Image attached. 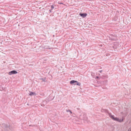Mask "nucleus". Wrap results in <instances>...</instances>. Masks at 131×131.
I'll return each instance as SVG.
<instances>
[{"instance_id": "f257e3e1", "label": "nucleus", "mask_w": 131, "mask_h": 131, "mask_svg": "<svg viewBox=\"0 0 131 131\" xmlns=\"http://www.w3.org/2000/svg\"><path fill=\"white\" fill-rule=\"evenodd\" d=\"M79 118L80 119L83 120L84 123H86L87 122L88 123V118L85 114L82 115H80L79 116Z\"/></svg>"}, {"instance_id": "f03ea898", "label": "nucleus", "mask_w": 131, "mask_h": 131, "mask_svg": "<svg viewBox=\"0 0 131 131\" xmlns=\"http://www.w3.org/2000/svg\"><path fill=\"white\" fill-rule=\"evenodd\" d=\"M1 126L4 128H8L9 129H10V127L9 126L8 127L7 125L5 123L2 124V125Z\"/></svg>"}, {"instance_id": "7ed1b4c3", "label": "nucleus", "mask_w": 131, "mask_h": 131, "mask_svg": "<svg viewBox=\"0 0 131 131\" xmlns=\"http://www.w3.org/2000/svg\"><path fill=\"white\" fill-rule=\"evenodd\" d=\"M113 120L114 121H118V122H122V121H123V119H119L118 118H117V117H115V118L114 117L113 118Z\"/></svg>"}, {"instance_id": "20e7f679", "label": "nucleus", "mask_w": 131, "mask_h": 131, "mask_svg": "<svg viewBox=\"0 0 131 131\" xmlns=\"http://www.w3.org/2000/svg\"><path fill=\"white\" fill-rule=\"evenodd\" d=\"M17 73V72L16 71L14 70L9 72L8 73V74L9 75H11L13 74H15Z\"/></svg>"}, {"instance_id": "39448f33", "label": "nucleus", "mask_w": 131, "mask_h": 131, "mask_svg": "<svg viewBox=\"0 0 131 131\" xmlns=\"http://www.w3.org/2000/svg\"><path fill=\"white\" fill-rule=\"evenodd\" d=\"M79 15L81 17H83V18H84L86 16L87 14L85 13H80L79 14Z\"/></svg>"}, {"instance_id": "423d86ee", "label": "nucleus", "mask_w": 131, "mask_h": 131, "mask_svg": "<svg viewBox=\"0 0 131 131\" xmlns=\"http://www.w3.org/2000/svg\"><path fill=\"white\" fill-rule=\"evenodd\" d=\"M36 95V93L35 92H30V93L29 94V95L30 96H31L32 95Z\"/></svg>"}, {"instance_id": "0eeeda50", "label": "nucleus", "mask_w": 131, "mask_h": 131, "mask_svg": "<svg viewBox=\"0 0 131 131\" xmlns=\"http://www.w3.org/2000/svg\"><path fill=\"white\" fill-rule=\"evenodd\" d=\"M75 82H77V81H75L74 80H72L70 81V83L71 84H74V83H75Z\"/></svg>"}, {"instance_id": "6e6552de", "label": "nucleus", "mask_w": 131, "mask_h": 131, "mask_svg": "<svg viewBox=\"0 0 131 131\" xmlns=\"http://www.w3.org/2000/svg\"><path fill=\"white\" fill-rule=\"evenodd\" d=\"M109 116L111 118L113 119V118H114L113 115H112L111 114H109Z\"/></svg>"}, {"instance_id": "1a4fd4ad", "label": "nucleus", "mask_w": 131, "mask_h": 131, "mask_svg": "<svg viewBox=\"0 0 131 131\" xmlns=\"http://www.w3.org/2000/svg\"><path fill=\"white\" fill-rule=\"evenodd\" d=\"M74 85H77L78 86H80V83L79 82H78V81H77V82H75V83H74Z\"/></svg>"}, {"instance_id": "9d476101", "label": "nucleus", "mask_w": 131, "mask_h": 131, "mask_svg": "<svg viewBox=\"0 0 131 131\" xmlns=\"http://www.w3.org/2000/svg\"><path fill=\"white\" fill-rule=\"evenodd\" d=\"M66 111L67 112H68L69 111H70V112L71 114H72V112L71 111L69 110H67Z\"/></svg>"}, {"instance_id": "9b49d317", "label": "nucleus", "mask_w": 131, "mask_h": 131, "mask_svg": "<svg viewBox=\"0 0 131 131\" xmlns=\"http://www.w3.org/2000/svg\"><path fill=\"white\" fill-rule=\"evenodd\" d=\"M51 6V7L52 9H53L54 8V6H53V5H52Z\"/></svg>"}, {"instance_id": "f8f14e48", "label": "nucleus", "mask_w": 131, "mask_h": 131, "mask_svg": "<svg viewBox=\"0 0 131 131\" xmlns=\"http://www.w3.org/2000/svg\"><path fill=\"white\" fill-rule=\"evenodd\" d=\"M52 9H50L49 10V11L50 12V13H51L52 12Z\"/></svg>"}, {"instance_id": "ddd939ff", "label": "nucleus", "mask_w": 131, "mask_h": 131, "mask_svg": "<svg viewBox=\"0 0 131 131\" xmlns=\"http://www.w3.org/2000/svg\"><path fill=\"white\" fill-rule=\"evenodd\" d=\"M99 78V77L98 76H96V77L95 79H98Z\"/></svg>"}, {"instance_id": "4468645a", "label": "nucleus", "mask_w": 131, "mask_h": 131, "mask_svg": "<svg viewBox=\"0 0 131 131\" xmlns=\"http://www.w3.org/2000/svg\"><path fill=\"white\" fill-rule=\"evenodd\" d=\"M128 131H131V129H129Z\"/></svg>"}, {"instance_id": "2eb2a0df", "label": "nucleus", "mask_w": 131, "mask_h": 131, "mask_svg": "<svg viewBox=\"0 0 131 131\" xmlns=\"http://www.w3.org/2000/svg\"><path fill=\"white\" fill-rule=\"evenodd\" d=\"M102 70H100V73H101L102 72Z\"/></svg>"}, {"instance_id": "dca6fc26", "label": "nucleus", "mask_w": 131, "mask_h": 131, "mask_svg": "<svg viewBox=\"0 0 131 131\" xmlns=\"http://www.w3.org/2000/svg\"><path fill=\"white\" fill-rule=\"evenodd\" d=\"M77 109L78 110H79V108H77Z\"/></svg>"}]
</instances>
